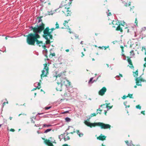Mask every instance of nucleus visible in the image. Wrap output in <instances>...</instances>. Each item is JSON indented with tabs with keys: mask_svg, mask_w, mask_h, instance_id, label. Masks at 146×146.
I'll return each mask as SVG.
<instances>
[{
	"mask_svg": "<svg viewBox=\"0 0 146 146\" xmlns=\"http://www.w3.org/2000/svg\"><path fill=\"white\" fill-rule=\"evenodd\" d=\"M38 86H40V83L38 82Z\"/></svg>",
	"mask_w": 146,
	"mask_h": 146,
	"instance_id": "obj_54",
	"label": "nucleus"
},
{
	"mask_svg": "<svg viewBox=\"0 0 146 146\" xmlns=\"http://www.w3.org/2000/svg\"><path fill=\"white\" fill-rule=\"evenodd\" d=\"M135 80L136 81V85L138 86H142V84H139V82H144L145 81V80L142 78H136Z\"/></svg>",
	"mask_w": 146,
	"mask_h": 146,
	"instance_id": "obj_9",
	"label": "nucleus"
},
{
	"mask_svg": "<svg viewBox=\"0 0 146 146\" xmlns=\"http://www.w3.org/2000/svg\"><path fill=\"white\" fill-rule=\"evenodd\" d=\"M40 88H41V86H38L36 87V89H40Z\"/></svg>",
	"mask_w": 146,
	"mask_h": 146,
	"instance_id": "obj_44",
	"label": "nucleus"
},
{
	"mask_svg": "<svg viewBox=\"0 0 146 146\" xmlns=\"http://www.w3.org/2000/svg\"><path fill=\"white\" fill-rule=\"evenodd\" d=\"M47 64L45 63L44 64V67L43 70H42V73L40 75L41 79L42 80V77H46L47 75L48 74V67L47 66Z\"/></svg>",
	"mask_w": 146,
	"mask_h": 146,
	"instance_id": "obj_6",
	"label": "nucleus"
},
{
	"mask_svg": "<svg viewBox=\"0 0 146 146\" xmlns=\"http://www.w3.org/2000/svg\"><path fill=\"white\" fill-rule=\"evenodd\" d=\"M44 113H38V115H40V114H43Z\"/></svg>",
	"mask_w": 146,
	"mask_h": 146,
	"instance_id": "obj_62",
	"label": "nucleus"
},
{
	"mask_svg": "<svg viewBox=\"0 0 146 146\" xmlns=\"http://www.w3.org/2000/svg\"><path fill=\"white\" fill-rule=\"evenodd\" d=\"M109 47V46H104L103 48L104 50H106L107 48Z\"/></svg>",
	"mask_w": 146,
	"mask_h": 146,
	"instance_id": "obj_36",
	"label": "nucleus"
},
{
	"mask_svg": "<svg viewBox=\"0 0 146 146\" xmlns=\"http://www.w3.org/2000/svg\"><path fill=\"white\" fill-rule=\"evenodd\" d=\"M105 104H102L101 105V107H102L103 106H105Z\"/></svg>",
	"mask_w": 146,
	"mask_h": 146,
	"instance_id": "obj_64",
	"label": "nucleus"
},
{
	"mask_svg": "<svg viewBox=\"0 0 146 146\" xmlns=\"http://www.w3.org/2000/svg\"><path fill=\"white\" fill-rule=\"evenodd\" d=\"M65 51L67 52H68L69 51V50L68 49H67Z\"/></svg>",
	"mask_w": 146,
	"mask_h": 146,
	"instance_id": "obj_56",
	"label": "nucleus"
},
{
	"mask_svg": "<svg viewBox=\"0 0 146 146\" xmlns=\"http://www.w3.org/2000/svg\"><path fill=\"white\" fill-rule=\"evenodd\" d=\"M70 21V20H69L68 21H64V23H63V25H64L65 26V27H66V24H67L68 23V22Z\"/></svg>",
	"mask_w": 146,
	"mask_h": 146,
	"instance_id": "obj_19",
	"label": "nucleus"
},
{
	"mask_svg": "<svg viewBox=\"0 0 146 146\" xmlns=\"http://www.w3.org/2000/svg\"><path fill=\"white\" fill-rule=\"evenodd\" d=\"M120 47L121 49L122 52H124V50H123L124 47L123 46H120Z\"/></svg>",
	"mask_w": 146,
	"mask_h": 146,
	"instance_id": "obj_39",
	"label": "nucleus"
},
{
	"mask_svg": "<svg viewBox=\"0 0 146 146\" xmlns=\"http://www.w3.org/2000/svg\"><path fill=\"white\" fill-rule=\"evenodd\" d=\"M103 47L104 46H102V47H101V46H99L98 47V48L100 49H103Z\"/></svg>",
	"mask_w": 146,
	"mask_h": 146,
	"instance_id": "obj_46",
	"label": "nucleus"
},
{
	"mask_svg": "<svg viewBox=\"0 0 146 146\" xmlns=\"http://www.w3.org/2000/svg\"><path fill=\"white\" fill-rule=\"evenodd\" d=\"M51 125L48 124V125H47V124H43V127H51Z\"/></svg>",
	"mask_w": 146,
	"mask_h": 146,
	"instance_id": "obj_20",
	"label": "nucleus"
},
{
	"mask_svg": "<svg viewBox=\"0 0 146 146\" xmlns=\"http://www.w3.org/2000/svg\"><path fill=\"white\" fill-rule=\"evenodd\" d=\"M76 132L77 133V134L80 137H81L82 136H83V134L82 133H80L79 130H76Z\"/></svg>",
	"mask_w": 146,
	"mask_h": 146,
	"instance_id": "obj_16",
	"label": "nucleus"
},
{
	"mask_svg": "<svg viewBox=\"0 0 146 146\" xmlns=\"http://www.w3.org/2000/svg\"><path fill=\"white\" fill-rule=\"evenodd\" d=\"M143 67L144 68H145L146 67V62H145L144 64H143Z\"/></svg>",
	"mask_w": 146,
	"mask_h": 146,
	"instance_id": "obj_49",
	"label": "nucleus"
},
{
	"mask_svg": "<svg viewBox=\"0 0 146 146\" xmlns=\"http://www.w3.org/2000/svg\"><path fill=\"white\" fill-rule=\"evenodd\" d=\"M100 111V112H97L96 113H91L90 115V117H92L93 116H95L98 114H101V112L102 111V110L100 109V108H99L98 109H97V111Z\"/></svg>",
	"mask_w": 146,
	"mask_h": 146,
	"instance_id": "obj_11",
	"label": "nucleus"
},
{
	"mask_svg": "<svg viewBox=\"0 0 146 146\" xmlns=\"http://www.w3.org/2000/svg\"><path fill=\"white\" fill-rule=\"evenodd\" d=\"M119 25H120V26L121 25L122 26H123V27L124 26L123 25L122 23H120L119 24Z\"/></svg>",
	"mask_w": 146,
	"mask_h": 146,
	"instance_id": "obj_47",
	"label": "nucleus"
},
{
	"mask_svg": "<svg viewBox=\"0 0 146 146\" xmlns=\"http://www.w3.org/2000/svg\"><path fill=\"white\" fill-rule=\"evenodd\" d=\"M135 23L136 24L137 26L138 21L137 20V18H136L135 19Z\"/></svg>",
	"mask_w": 146,
	"mask_h": 146,
	"instance_id": "obj_32",
	"label": "nucleus"
},
{
	"mask_svg": "<svg viewBox=\"0 0 146 146\" xmlns=\"http://www.w3.org/2000/svg\"><path fill=\"white\" fill-rule=\"evenodd\" d=\"M131 2H129L128 3V6H130L131 5Z\"/></svg>",
	"mask_w": 146,
	"mask_h": 146,
	"instance_id": "obj_59",
	"label": "nucleus"
},
{
	"mask_svg": "<svg viewBox=\"0 0 146 146\" xmlns=\"http://www.w3.org/2000/svg\"><path fill=\"white\" fill-rule=\"evenodd\" d=\"M42 17H37L38 19V23H40V22H41L42 21V19H41Z\"/></svg>",
	"mask_w": 146,
	"mask_h": 146,
	"instance_id": "obj_23",
	"label": "nucleus"
},
{
	"mask_svg": "<svg viewBox=\"0 0 146 146\" xmlns=\"http://www.w3.org/2000/svg\"><path fill=\"white\" fill-rule=\"evenodd\" d=\"M127 103V102H124V104L125 105V108H129V107H130V105H128V106H127V105H125V104Z\"/></svg>",
	"mask_w": 146,
	"mask_h": 146,
	"instance_id": "obj_31",
	"label": "nucleus"
},
{
	"mask_svg": "<svg viewBox=\"0 0 146 146\" xmlns=\"http://www.w3.org/2000/svg\"><path fill=\"white\" fill-rule=\"evenodd\" d=\"M69 111H64V112L62 113V114H64L65 113H69Z\"/></svg>",
	"mask_w": 146,
	"mask_h": 146,
	"instance_id": "obj_35",
	"label": "nucleus"
},
{
	"mask_svg": "<svg viewBox=\"0 0 146 146\" xmlns=\"http://www.w3.org/2000/svg\"><path fill=\"white\" fill-rule=\"evenodd\" d=\"M119 76H120V77H123V76H122V75L121 74H119V76H117L116 77V78H118L119 77Z\"/></svg>",
	"mask_w": 146,
	"mask_h": 146,
	"instance_id": "obj_37",
	"label": "nucleus"
},
{
	"mask_svg": "<svg viewBox=\"0 0 146 146\" xmlns=\"http://www.w3.org/2000/svg\"><path fill=\"white\" fill-rule=\"evenodd\" d=\"M111 15V13H110V12H109V13H108V16H110Z\"/></svg>",
	"mask_w": 146,
	"mask_h": 146,
	"instance_id": "obj_53",
	"label": "nucleus"
},
{
	"mask_svg": "<svg viewBox=\"0 0 146 146\" xmlns=\"http://www.w3.org/2000/svg\"><path fill=\"white\" fill-rule=\"evenodd\" d=\"M15 131L14 129H11L10 130V131L12 132H14Z\"/></svg>",
	"mask_w": 146,
	"mask_h": 146,
	"instance_id": "obj_43",
	"label": "nucleus"
},
{
	"mask_svg": "<svg viewBox=\"0 0 146 146\" xmlns=\"http://www.w3.org/2000/svg\"><path fill=\"white\" fill-rule=\"evenodd\" d=\"M141 113L142 114H143V115H145V111H141Z\"/></svg>",
	"mask_w": 146,
	"mask_h": 146,
	"instance_id": "obj_42",
	"label": "nucleus"
},
{
	"mask_svg": "<svg viewBox=\"0 0 146 146\" xmlns=\"http://www.w3.org/2000/svg\"><path fill=\"white\" fill-rule=\"evenodd\" d=\"M36 42V44L40 47L42 46V44H43L42 41H39L38 40V39H37Z\"/></svg>",
	"mask_w": 146,
	"mask_h": 146,
	"instance_id": "obj_14",
	"label": "nucleus"
},
{
	"mask_svg": "<svg viewBox=\"0 0 146 146\" xmlns=\"http://www.w3.org/2000/svg\"><path fill=\"white\" fill-rule=\"evenodd\" d=\"M52 143H56V142H55V140H54V141H52Z\"/></svg>",
	"mask_w": 146,
	"mask_h": 146,
	"instance_id": "obj_60",
	"label": "nucleus"
},
{
	"mask_svg": "<svg viewBox=\"0 0 146 146\" xmlns=\"http://www.w3.org/2000/svg\"><path fill=\"white\" fill-rule=\"evenodd\" d=\"M43 37L46 40V44H50L51 42L50 39H52V35H50L47 31L44 32V33H43Z\"/></svg>",
	"mask_w": 146,
	"mask_h": 146,
	"instance_id": "obj_5",
	"label": "nucleus"
},
{
	"mask_svg": "<svg viewBox=\"0 0 146 146\" xmlns=\"http://www.w3.org/2000/svg\"><path fill=\"white\" fill-rule=\"evenodd\" d=\"M106 136L105 135H102L101 134L100 135L97 137V139L101 141H104L106 140Z\"/></svg>",
	"mask_w": 146,
	"mask_h": 146,
	"instance_id": "obj_12",
	"label": "nucleus"
},
{
	"mask_svg": "<svg viewBox=\"0 0 146 146\" xmlns=\"http://www.w3.org/2000/svg\"><path fill=\"white\" fill-rule=\"evenodd\" d=\"M142 29L143 30H146V28L145 27H144Z\"/></svg>",
	"mask_w": 146,
	"mask_h": 146,
	"instance_id": "obj_58",
	"label": "nucleus"
},
{
	"mask_svg": "<svg viewBox=\"0 0 146 146\" xmlns=\"http://www.w3.org/2000/svg\"><path fill=\"white\" fill-rule=\"evenodd\" d=\"M116 30L117 31H119L121 32L122 33L123 31L122 28L121 27L120 25H118L116 28Z\"/></svg>",
	"mask_w": 146,
	"mask_h": 146,
	"instance_id": "obj_15",
	"label": "nucleus"
},
{
	"mask_svg": "<svg viewBox=\"0 0 146 146\" xmlns=\"http://www.w3.org/2000/svg\"><path fill=\"white\" fill-rule=\"evenodd\" d=\"M130 55L133 56L135 54L134 53V51L133 50H131L130 52Z\"/></svg>",
	"mask_w": 146,
	"mask_h": 146,
	"instance_id": "obj_24",
	"label": "nucleus"
},
{
	"mask_svg": "<svg viewBox=\"0 0 146 146\" xmlns=\"http://www.w3.org/2000/svg\"><path fill=\"white\" fill-rule=\"evenodd\" d=\"M42 140H44V143L48 146H54L53 144L50 141L49 139H45L44 138H42Z\"/></svg>",
	"mask_w": 146,
	"mask_h": 146,
	"instance_id": "obj_8",
	"label": "nucleus"
},
{
	"mask_svg": "<svg viewBox=\"0 0 146 146\" xmlns=\"http://www.w3.org/2000/svg\"><path fill=\"white\" fill-rule=\"evenodd\" d=\"M133 94H129L127 96L128 97H129L131 98H133L132 97Z\"/></svg>",
	"mask_w": 146,
	"mask_h": 146,
	"instance_id": "obj_28",
	"label": "nucleus"
},
{
	"mask_svg": "<svg viewBox=\"0 0 146 146\" xmlns=\"http://www.w3.org/2000/svg\"><path fill=\"white\" fill-rule=\"evenodd\" d=\"M52 130L51 129H46V130L44 132V133H47V132L50 131L51 130Z\"/></svg>",
	"mask_w": 146,
	"mask_h": 146,
	"instance_id": "obj_25",
	"label": "nucleus"
},
{
	"mask_svg": "<svg viewBox=\"0 0 146 146\" xmlns=\"http://www.w3.org/2000/svg\"><path fill=\"white\" fill-rule=\"evenodd\" d=\"M66 5H64L61 7H60V10L64 13L66 16H70L72 13V12L69 10V7L66 6Z\"/></svg>",
	"mask_w": 146,
	"mask_h": 146,
	"instance_id": "obj_4",
	"label": "nucleus"
},
{
	"mask_svg": "<svg viewBox=\"0 0 146 146\" xmlns=\"http://www.w3.org/2000/svg\"><path fill=\"white\" fill-rule=\"evenodd\" d=\"M85 123L86 125L90 127H95L96 126H98L100 127L101 129H110L111 127V125L109 124H106L101 122L94 123H92L86 121Z\"/></svg>",
	"mask_w": 146,
	"mask_h": 146,
	"instance_id": "obj_3",
	"label": "nucleus"
},
{
	"mask_svg": "<svg viewBox=\"0 0 146 146\" xmlns=\"http://www.w3.org/2000/svg\"><path fill=\"white\" fill-rule=\"evenodd\" d=\"M93 79V78H90L89 81L88 82L89 84L92 83L93 82H92V80Z\"/></svg>",
	"mask_w": 146,
	"mask_h": 146,
	"instance_id": "obj_21",
	"label": "nucleus"
},
{
	"mask_svg": "<svg viewBox=\"0 0 146 146\" xmlns=\"http://www.w3.org/2000/svg\"><path fill=\"white\" fill-rule=\"evenodd\" d=\"M106 107L107 108H108L109 109H110L112 107V106H109V105L110 104V103H106Z\"/></svg>",
	"mask_w": 146,
	"mask_h": 146,
	"instance_id": "obj_17",
	"label": "nucleus"
},
{
	"mask_svg": "<svg viewBox=\"0 0 146 146\" xmlns=\"http://www.w3.org/2000/svg\"><path fill=\"white\" fill-rule=\"evenodd\" d=\"M76 131H74L73 132H70V133L71 134H73V133H75Z\"/></svg>",
	"mask_w": 146,
	"mask_h": 146,
	"instance_id": "obj_52",
	"label": "nucleus"
},
{
	"mask_svg": "<svg viewBox=\"0 0 146 146\" xmlns=\"http://www.w3.org/2000/svg\"><path fill=\"white\" fill-rule=\"evenodd\" d=\"M90 117H90L88 119H87V120L85 121L84 123H85V121H87L88 122H89V120H90Z\"/></svg>",
	"mask_w": 146,
	"mask_h": 146,
	"instance_id": "obj_41",
	"label": "nucleus"
},
{
	"mask_svg": "<svg viewBox=\"0 0 146 146\" xmlns=\"http://www.w3.org/2000/svg\"><path fill=\"white\" fill-rule=\"evenodd\" d=\"M70 139V137L69 136H67L66 137V138L65 137L64 139L65 141L69 140Z\"/></svg>",
	"mask_w": 146,
	"mask_h": 146,
	"instance_id": "obj_29",
	"label": "nucleus"
},
{
	"mask_svg": "<svg viewBox=\"0 0 146 146\" xmlns=\"http://www.w3.org/2000/svg\"><path fill=\"white\" fill-rule=\"evenodd\" d=\"M36 89V88H34L33 90H32V91H34Z\"/></svg>",
	"mask_w": 146,
	"mask_h": 146,
	"instance_id": "obj_61",
	"label": "nucleus"
},
{
	"mask_svg": "<svg viewBox=\"0 0 146 146\" xmlns=\"http://www.w3.org/2000/svg\"><path fill=\"white\" fill-rule=\"evenodd\" d=\"M51 106H50V107H45V109L46 110H48L49 109H50V108H51Z\"/></svg>",
	"mask_w": 146,
	"mask_h": 146,
	"instance_id": "obj_40",
	"label": "nucleus"
},
{
	"mask_svg": "<svg viewBox=\"0 0 146 146\" xmlns=\"http://www.w3.org/2000/svg\"><path fill=\"white\" fill-rule=\"evenodd\" d=\"M125 142L127 144H128L129 143L128 141L127 140L126 141H125Z\"/></svg>",
	"mask_w": 146,
	"mask_h": 146,
	"instance_id": "obj_57",
	"label": "nucleus"
},
{
	"mask_svg": "<svg viewBox=\"0 0 146 146\" xmlns=\"http://www.w3.org/2000/svg\"><path fill=\"white\" fill-rule=\"evenodd\" d=\"M127 29V33H128L129 32V29H127V27H126V28H125V29Z\"/></svg>",
	"mask_w": 146,
	"mask_h": 146,
	"instance_id": "obj_45",
	"label": "nucleus"
},
{
	"mask_svg": "<svg viewBox=\"0 0 146 146\" xmlns=\"http://www.w3.org/2000/svg\"><path fill=\"white\" fill-rule=\"evenodd\" d=\"M66 73L65 71L62 72L56 76V80L57 84L56 87L57 91H61L62 87L63 85L66 86L70 85V82L67 79Z\"/></svg>",
	"mask_w": 146,
	"mask_h": 146,
	"instance_id": "obj_2",
	"label": "nucleus"
},
{
	"mask_svg": "<svg viewBox=\"0 0 146 146\" xmlns=\"http://www.w3.org/2000/svg\"><path fill=\"white\" fill-rule=\"evenodd\" d=\"M65 119L66 121L69 122L70 121V119L69 117H66L65 118Z\"/></svg>",
	"mask_w": 146,
	"mask_h": 146,
	"instance_id": "obj_26",
	"label": "nucleus"
},
{
	"mask_svg": "<svg viewBox=\"0 0 146 146\" xmlns=\"http://www.w3.org/2000/svg\"><path fill=\"white\" fill-rule=\"evenodd\" d=\"M127 97H128V96H125V95H124L123 97H122V98L123 99H125L127 98Z\"/></svg>",
	"mask_w": 146,
	"mask_h": 146,
	"instance_id": "obj_33",
	"label": "nucleus"
},
{
	"mask_svg": "<svg viewBox=\"0 0 146 146\" xmlns=\"http://www.w3.org/2000/svg\"><path fill=\"white\" fill-rule=\"evenodd\" d=\"M124 5L126 7L127 6H128L127 3H125L124 4Z\"/></svg>",
	"mask_w": 146,
	"mask_h": 146,
	"instance_id": "obj_50",
	"label": "nucleus"
},
{
	"mask_svg": "<svg viewBox=\"0 0 146 146\" xmlns=\"http://www.w3.org/2000/svg\"><path fill=\"white\" fill-rule=\"evenodd\" d=\"M31 122H32V123H35V121H33V120H32Z\"/></svg>",
	"mask_w": 146,
	"mask_h": 146,
	"instance_id": "obj_63",
	"label": "nucleus"
},
{
	"mask_svg": "<svg viewBox=\"0 0 146 146\" xmlns=\"http://www.w3.org/2000/svg\"><path fill=\"white\" fill-rule=\"evenodd\" d=\"M42 46V47L44 49H46V46L44 44L43 45V44L42 46Z\"/></svg>",
	"mask_w": 146,
	"mask_h": 146,
	"instance_id": "obj_34",
	"label": "nucleus"
},
{
	"mask_svg": "<svg viewBox=\"0 0 146 146\" xmlns=\"http://www.w3.org/2000/svg\"><path fill=\"white\" fill-rule=\"evenodd\" d=\"M55 29V28H52L51 29H50L49 27H47L46 28L44 29V30L43 31V33H44V32L46 31L48 33H49L50 35H52L51 33H52V31Z\"/></svg>",
	"mask_w": 146,
	"mask_h": 146,
	"instance_id": "obj_7",
	"label": "nucleus"
},
{
	"mask_svg": "<svg viewBox=\"0 0 146 146\" xmlns=\"http://www.w3.org/2000/svg\"><path fill=\"white\" fill-rule=\"evenodd\" d=\"M62 146H68L67 144H65L63 145Z\"/></svg>",
	"mask_w": 146,
	"mask_h": 146,
	"instance_id": "obj_48",
	"label": "nucleus"
},
{
	"mask_svg": "<svg viewBox=\"0 0 146 146\" xmlns=\"http://www.w3.org/2000/svg\"><path fill=\"white\" fill-rule=\"evenodd\" d=\"M8 102L7 101V102H4L3 104V107L6 104H8Z\"/></svg>",
	"mask_w": 146,
	"mask_h": 146,
	"instance_id": "obj_30",
	"label": "nucleus"
},
{
	"mask_svg": "<svg viewBox=\"0 0 146 146\" xmlns=\"http://www.w3.org/2000/svg\"><path fill=\"white\" fill-rule=\"evenodd\" d=\"M45 25L43 23L41 24L37 25L36 27H31V28L33 33H30L27 36V42L30 45H35L37 39L40 38V36L38 33H40L45 28Z\"/></svg>",
	"mask_w": 146,
	"mask_h": 146,
	"instance_id": "obj_1",
	"label": "nucleus"
},
{
	"mask_svg": "<svg viewBox=\"0 0 146 146\" xmlns=\"http://www.w3.org/2000/svg\"><path fill=\"white\" fill-rule=\"evenodd\" d=\"M127 58H128V59H127V62H128V63L130 65V66H129V67L130 68H133L134 67L133 65V64L132 63L131 60L130 59V58H129L128 57H127Z\"/></svg>",
	"mask_w": 146,
	"mask_h": 146,
	"instance_id": "obj_13",
	"label": "nucleus"
},
{
	"mask_svg": "<svg viewBox=\"0 0 146 146\" xmlns=\"http://www.w3.org/2000/svg\"><path fill=\"white\" fill-rule=\"evenodd\" d=\"M55 25H56L55 29H58L59 28V24L57 22H56V24H55Z\"/></svg>",
	"mask_w": 146,
	"mask_h": 146,
	"instance_id": "obj_22",
	"label": "nucleus"
},
{
	"mask_svg": "<svg viewBox=\"0 0 146 146\" xmlns=\"http://www.w3.org/2000/svg\"><path fill=\"white\" fill-rule=\"evenodd\" d=\"M55 55V53H50V55H51L52 57L54 56Z\"/></svg>",
	"mask_w": 146,
	"mask_h": 146,
	"instance_id": "obj_38",
	"label": "nucleus"
},
{
	"mask_svg": "<svg viewBox=\"0 0 146 146\" xmlns=\"http://www.w3.org/2000/svg\"><path fill=\"white\" fill-rule=\"evenodd\" d=\"M68 30H69V31H68V32H69L70 33V34H71L72 33V32L70 31V29H68Z\"/></svg>",
	"mask_w": 146,
	"mask_h": 146,
	"instance_id": "obj_51",
	"label": "nucleus"
},
{
	"mask_svg": "<svg viewBox=\"0 0 146 146\" xmlns=\"http://www.w3.org/2000/svg\"><path fill=\"white\" fill-rule=\"evenodd\" d=\"M133 73L135 74H133L134 77H137L138 76V71L137 70H136L135 72H133Z\"/></svg>",
	"mask_w": 146,
	"mask_h": 146,
	"instance_id": "obj_18",
	"label": "nucleus"
},
{
	"mask_svg": "<svg viewBox=\"0 0 146 146\" xmlns=\"http://www.w3.org/2000/svg\"><path fill=\"white\" fill-rule=\"evenodd\" d=\"M82 54V57H83L84 56V53L83 52H82L81 53Z\"/></svg>",
	"mask_w": 146,
	"mask_h": 146,
	"instance_id": "obj_55",
	"label": "nucleus"
},
{
	"mask_svg": "<svg viewBox=\"0 0 146 146\" xmlns=\"http://www.w3.org/2000/svg\"><path fill=\"white\" fill-rule=\"evenodd\" d=\"M136 108L140 110L141 108V107L139 105H137L136 106Z\"/></svg>",
	"mask_w": 146,
	"mask_h": 146,
	"instance_id": "obj_27",
	"label": "nucleus"
},
{
	"mask_svg": "<svg viewBox=\"0 0 146 146\" xmlns=\"http://www.w3.org/2000/svg\"><path fill=\"white\" fill-rule=\"evenodd\" d=\"M107 90L105 87H103L99 92V94L101 96H103L106 92Z\"/></svg>",
	"mask_w": 146,
	"mask_h": 146,
	"instance_id": "obj_10",
	"label": "nucleus"
}]
</instances>
